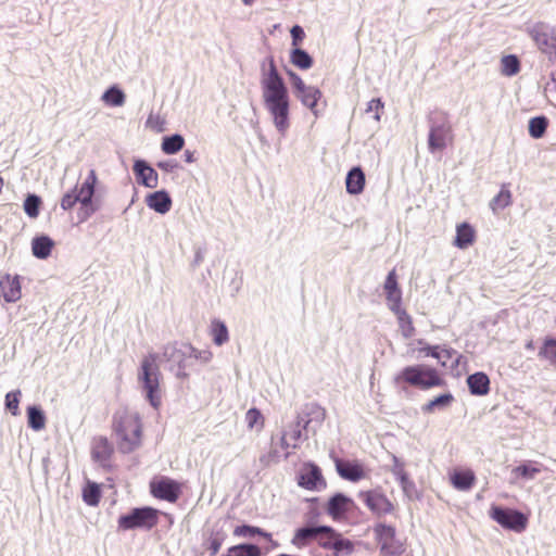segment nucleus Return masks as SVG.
<instances>
[{
  "instance_id": "1",
  "label": "nucleus",
  "mask_w": 556,
  "mask_h": 556,
  "mask_svg": "<svg viewBox=\"0 0 556 556\" xmlns=\"http://www.w3.org/2000/svg\"><path fill=\"white\" fill-rule=\"evenodd\" d=\"M260 68L264 106L271 116L277 131L285 136L290 128V97L287 85L278 72L273 55L266 56Z\"/></svg>"
},
{
  "instance_id": "2",
  "label": "nucleus",
  "mask_w": 556,
  "mask_h": 556,
  "mask_svg": "<svg viewBox=\"0 0 556 556\" xmlns=\"http://www.w3.org/2000/svg\"><path fill=\"white\" fill-rule=\"evenodd\" d=\"M112 427L122 453H131L141 445L142 425L138 413L127 408L116 410Z\"/></svg>"
},
{
  "instance_id": "3",
  "label": "nucleus",
  "mask_w": 556,
  "mask_h": 556,
  "mask_svg": "<svg viewBox=\"0 0 556 556\" xmlns=\"http://www.w3.org/2000/svg\"><path fill=\"white\" fill-rule=\"evenodd\" d=\"M159 355L149 353L141 361L138 369V383L150 405L157 409L161 405V388L160 381L162 374L157 365Z\"/></svg>"
},
{
  "instance_id": "4",
  "label": "nucleus",
  "mask_w": 556,
  "mask_h": 556,
  "mask_svg": "<svg viewBox=\"0 0 556 556\" xmlns=\"http://www.w3.org/2000/svg\"><path fill=\"white\" fill-rule=\"evenodd\" d=\"M192 345L190 343H169L164 346L162 357L169 363V370L178 379H187L189 374L187 369L192 366L191 355Z\"/></svg>"
},
{
  "instance_id": "5",
  "label": "nucleus",
  "mask_w": 556,
  "mask_h": 556,
  "mask_svg": "<svg viewBox=\"0 0 556 556\" xmlns=\"http://www.w3.org/2000/svg\"><path fill=\"white\" fill-rule=\"evenodd\" d=\"M395 382L401 380L410 386L418 387L422 390L443 384V380L439 377L437 370L426 365H413L404 367L395 377Z\"/></svg>"
},
{
  "instance_id": "6",
  "label": "nucleus",
  "mask_w": 556,
  "mask_h": 556,
  "mask_svg": "<svg viewBox=\"0 0 556 556\" xmlns=\"http://www.w3.org/2000/svg\"><path fill=\"white\" fill-rule=\"evenodd\" d=\"M160 511L150 506L135 507L128 514L121 515L118 529L127 531L134 529L151 530L159 522Z\"/></svg>"
},
{
  "instance_id": "7",
  "label": "nucleus",
  "mask_w": 556,
  "mask_h": 556,
  "mask_svg": "<svg viewBox=\"0 0 556 556\" xmlns=\"http://www.w3.org/2000/svg\"><path fill=\"white\" fill-rule=\"evenodd\" d=\"M491 518L501 527L517 533L522 532L528 525L527 516L516 509L492 506L490 510Z\"/></svg>"
},
{
  "instance_id": "8",
  "label": "nucleus",
  "mask_w": 556,
  "mask_h": 556,
  "mask_svg": "<svg viewBox=\"0 0 556 556\" xmlns=\"http://www.w3.org/2000/svg\"><path fill=\"white\" fill-rule=\"evenodd\" d=\"M380 553L384 556H401L405 548L403 543L396 538L395 528L384 523H378L374 528Z\"/></svg>"
},
{
  "instance_id": "9",
  "label": "nucleus",
  "mask_w": 556,
  "mask_h": 556,
  "mask_svg": "<svg viewBox=\"0 0 556 556\" xmlns=\"http://www.w3.org/2000/svg\"><path fill=\"white\" fill-rule=\"evenodd\" d=\"M529 36L538 49L552 56L556 55V29L549 24L539 22L529 28Z\"/></svg>"
},
{
  "instance_id": "10",
  "label": "nucleus",
  "mask_w": 556,
  "mask_h": 556,
  "mask_svg": "<svg viewBox=\"0 0 556 556\" xmlns=\"http://www.w3.org/2000/svg\"><path fill=\"white\" fill-rule=\"evenodd\" d=\"M150 491L151 494L156 498L164 500L169 503H175L181 494V486L180 483L176 480L162 477L159 480L152 481L150 483Z\"/></svg>"
},
{
  "instance_id": "11",
  "label": "nucleus",
  "mask_w": 556,
  "mask_h": 556,
  "mask_svg": "<svg viewBox=\"0 0 556 556\" xmlns=\"http://www.w3.org/2000/svg\"><path fill=\"white\" fill-rule=\"evenodd\" d=\"M320 534H334V529L330 526L306 525L295 530L291 543L302 548L316 541Z\"/></svg>"
},
{
  "instance_id": "12",
  "label": "nucleus",
  "mask_w": 556,
  "mask_h": 556,
  "mask_svg": "<svg viewBox=\"0 0 556 556\" xmlns=\"http://www.w3.org/2000/svg\"><path fill=\"white\" fill-rule=\"evenodd\" d=\"M298 484L309 491H318L326 488V481L320 468L314 463H307L298 476Z\"/></svg>"
},
{
  "instance_id": "13",
  "label": "nucleus",
  "mask_w": 556,
  "mask_h": 556,
  "mask_svg": "<svg viewBox=\"0 0 556 556\" xmlns=\"http://www.w3.org/2000/svg\"><path fill=\"white\" fill-rule=\"evenodd\" d=\"M451 125L447 122L430 124L428 135V148L431 153L443 151L451 136Z\"/></svg>"
},
{
  "instance_id": "14",
  "label": "nucleus",
  "mask_w": 556,
  "mask_h": 556,
  "mask_svg": "<svg viewBox=\"0 0 556 556\" xmlns=\"http://www.w3.org/2000/svg\"><path fill=\"white\" fill-rule=\"evenodd\" d=\"M325 415V409L319 405L315 403L306 404L301 413L298 414L294 426L307 433L312 429V424L321 425Z\"/></svg>"
},
{
  "instance_id": "15",
  "label": "nucleus",
  "mask_w": 556,
  "mask_h": 556,
  "mask_svg": "<svg viewBox=\"0 0 556 556\" xmlns=\"http://www.w3.org/2000/svg\"><path fill=\"white\" fill-rule=\"evenodd\" d=\"M358 497L376 515H386L392 511L391 502L377 491H365L358 494Z\"/></svg>"
},
{
  "instance_id": "16",
  "label": "nucleus",
  "mask_w": 556,
  "mask_h": 556,
  "mask_svg": "<svg viewBox=\"0 0 556 556\" xmlns=\"http://www.w3.org/2000/svg\"><path fill=\"white\" fill-rule=\"evenodd\" d=\"M137 181L147 188H156L159 184V175L156 170L150 166L144 160H136L132 166Z\"/></svg>"
},
{
  "instance_id": "17",
  "label": "nucleus",
  "mask_w": 556,
  "mask_h": 556,
  "mask_svg": "<svg viewBox=\"0 0 556 556\" xmlns=\"http://www.w3.org/2000/svg\"><path fill=\"white\" fill-rule=\"evenodd\" d=\"M384 291L388 301L389 308L395 311L401 308L402 304V291L399 288L395 270H391L384 281Z\"/></svg>"
},
{
  "instance_id": "18",
  "label": "nucleus",
  "mask_w": 556,
  "mask_h": 556,
  "mask_svg": "<svg viewBox=\"0 0 556 556\" xmlns=\"http://www.w3.org/2000/svg\"><path fill=\"white\" fill-rule=\"evenodd\" d=\"M0 292L8 303L16 302L21 299V282L18 276L5 275L0 278Z\"/></svg>"
},
{
  "instance_id": "19",
  "label": "nucleus",
  "mask_w": 556,
  "mask_h": 556,
  "mask_svg": "<svg viewBox=\"0 0 556 556\" xmlns=\"http://www.w3.org/2000/svg\"><path fill=\"white\" fill-rule=\"evenodd\" d=\"M351 505H353L352 498L343 493H336L328 500L326 510L329 516L337 520L345 515Z\"/></svg>"
},
{
  "instance_id": "20",
  "label": "nucleus",
  "mask_w": 556,
  "mask_h": 556,
  "mask_svg": "<svg viewBox=\"0 0 556 556\" xmlns=\"http://www.w3.org/2000/svg\"><path fill=\"white\" fill-rule=\"evenodd\" d=\"M146 203L149 208L159 214H166L172 208V198L165 190H157L150 193L146 198Z\"/></svg>"
},
{
  "instance_id": "21",
  "label": "nucleus",
  "mask_w": 556,
  "mask_h": 556,
  "mask_svg": "<svg viewBox=\"0 0 556 556\" xmlns=\"http://www.w3.org/2000/svg\"><path fill=\"white\" fill-rule=\"evenodd\" d=\"M336 469L339 476L345 480L357 482L364 478V470L357 463L336 460Z\"/></svg>"
},
{
  "instance_id": "22",
  "label": "nucleus",
  "mask_w": 556,
  "mask_h": 556,
  "mask_svg": "<svg viewBox=\"0 0 556 556\" xmlns=\"http://www.w3.org/2000/svg\"><path fill=\"white\" fill-rule=\"evenodd\" d=\"M467 384L472 395H486L490 391V379L486 374L477 371L467 377Z\"/></svg>"
},
{
  "instance_id": "23",
  "label": "nucleus",
  "mask_w": 556,
  "mask_h": 556,
  "mask_svg": "<svg viewBox=\"0 0 556 556\" xmlns=\"http://www.w3.org/2000/svg\"><path fill=\"white\" fill-rule=\"evenodd\" d=\"M346 192L350 194H359L365 187V174L359 166H355L348 172L345 178Z\"/></svg>"
},
{
  "instance_id": "24",
  "label": "nucleus",
  "mask_w": 556,
  "mask_h": 556,
  "mask_svg": "<svg viewBox=\"0 0 556 556\" xmlns=\"http://www.w3.org/2000/svg\"><path fill=\"white\" fill-rule=\"evenodd\" d=\"M295 97L299 98L302 104L309 109L315 116L318 115L317 103L321 98V91L318 88L314 86H307L306 88H304V90L300 91Z\"/></svg>"
},
{
  "instance_id": "25",
  "label": "nucleus",
  "mask_w": 556,
  "mask_h": 556,
  "mask_svg": "<svg viewBox=\"0 0 556 556\" xmlns=\"http://www.w3.org/2000/svg\"><path fill=\"white\" fill-rule=\"evenodd\" d=\"M53 245L54 242L50 237L46 235L37 236L31 241V251L37 258L46 260L50 256Z\"/></svg>"
},
{
  "instance_id": "26",
  "label": "nucleus",
  "mask_w": 556,
  "mask_h": 556,
  "mask_svg": "<svg viewBox=\"0 0 556 556\" xmlns=\"http://www.w3.org/2000/svg\"><path fill=\"white\" fill-rule=\"evenodd\" d=\"M113 453V447L105 437L94 440L92 446V458L101 464H105Z\"/></svg>"
},
{
  "instance_id": "27",
  "label": "nucleus",
  "mask_w": 556,
  "mask_h": 556,
  "mask_svg": "<svg viewBox=\"0 0 556 556\" xmlns=\"http://www.w3.org/2000/svg\"><path fill=\"white\" fill-rule=\"evenodd\" d=\"M47 417L39 405L27 407V425L34 431H40L46 427Z\"/></svg>"
},
{
  "instance_id": "28",
  "label": "nucleus",
  "mask_w": 556,
  "mask_h": 556,
  "mask_svg": "<svg viewBox=\"0 0 556 556\" xmlns=\"http://www.w3.org/2000/svg\"><path fill=\"white\" fill-rule=\"evenodd\" d=\"M475 239V230L468 223H462L456 228L454 244L459 249L468 248Z\"/></svg>"
},
{
  "instance_id": "29",
  "label": "nucleus",
  "mask_w": 556,
  "mask_h": 556,
  "mask_svg": "<svg viewBox=\"0 0 556 556\" xmlns=\"http://www.w3.org/2000/svg\"><path fill=\"white\" fill-rule=\"evenodd\" d=\"M475 480L476 477L471 470L455 471L451 477L453 486L459 491H468L473 485Z\"/></svg>"
},
{
  "instance_id": "30",
  "label": "nucleus",
  "mask_w": 556,
  "mask_h": 556,
  "mask_svg": "<svg viewBox=\"0 0 556 556\" xmlns=\"http://www.w3.org/2000/svg\"><path fill=\"white\" fill-rule=\"evenodd\" d=\"M291 63L300 70H308L313 66V58L307 51L299 47L290 51Z\"/></svg>"
},
{
  "instance_id": "31",
  "label": "nucleus",
  "mask_w": 556,
  "mask_h": 556,
  "mask_svg": "<svg viewBox=\"0 0 556 556\" xmlns=\"http://www.w3.org/2000/svg\"><path fill=\"white\" fill-rule=\"evenodd\" d=\"M222 556H262L261 548L252 543H241L230 546Z\"/></svg>"
},
{
  "instance_id": "32",
  "label": "nucleus",
  "mask_w": 556,
  "mask_h": 556,
  "mask_svg": "<svg viewBox=\"0 0 556 556\" xmlns=\"http://www.w3.org/2000/svg\"><path fill=\"white\" fill-rule=\"evenodd\" d=\"M211 333L214 344L224 345L229 340V332L226 324L220 319H214L211 325Z\"/></svg>"
},
{
  "instance_id": "33",
  "label": "nucleus",
  "mask_w": 556,
  "mask_h": 556,
  "mask_svg": "<svg viewBox=\"0 0 556 556\" xmlns=\"http://www.w3.org/2000/svg\"><path fill=\"white\" fill-rule=\"evenodd\" d=\"M94 194V188L89 185L81 184L80 188H76V195L79 199V203L86 210V217L90 216L96 208L91 207L92 197Z\"/></svg>"
},
{
  "instance_id": "34",
  "label": "nucleus",
  "mask_w": 556,
  "mask_h": 556,
  "mask_svg": "<svg viewBox=\"0 0 556 556\" xmlns=\"http://www.w3.org/2000/svg\"><path fill=\"white\" fill-rule=\"evenodd\" d=\"M396 316L400 325V330L405 339H409L415 334V327L412 317L403 308L392 311Z\"/></svg>"
},
{
  "instance_id": "35",
  "label": "nucleus",
  "mask_w": 556,
  "mask_h": 556,
  "mask_svg": "<svg viewBox=\"0 0 556 556\" xmlns=\"http://www.w3.org/2000/svg\"><path fill=\"white\" fill-rule=\"evenodd\" d=\"M185 146V139L179 134H174L170 136H165L162 140V151L165 154H175L179 152Z\"/></svg>"
},
{
  "instance_id": "36",
  "label": "nucleus",
  "mask_w": 556,
  "mask_h": 556,
  "mask_svg": "<svg viewBox=\"0 0 556 556\" xmlns=\"http://www.w3.org/2000/svg\"><path fill=\"white\" fill-rule=\"evenodd\" d=\"M511 203V192L507 185H503L501 191L491 200L490 208L493 213L506 208Z\"/></svg>"
},
{
  "instance_id": "37",
  "label": "nucleus",
  "mask_w": 556,
  "mask_h": 556,
  "mask_svg": "<svg viewBox=\"0 0 556 556\" xmlns=\"http://www.w3.org/2000/svg\"><path fill=\"white\" fill-rule=\"evenodd\" d=\"M102 100L111 106H122L125 103L126 96L117 86H111L102 94Z\"/></svg>"
},
{
  "instance_id": "38",
  "label": "nucleus",
  "mask_w": 556,
  "mask_h": 556,
  "mask_svg": "<svg viewBox=\"0 0 556 556\" xmlns=\"http://www.w3.org/2000/svg\"><path fill=\"white\" fill-rule=\"evenodd\" d=\"M548 118L544 115L532 117L529 121V134L534 139H540L546 132Z\"/></svg>"
},
{
  "instance_id": "39",
  "label": "nucleus",
  "mask_w": 556,
  "mask_h": 556,
  "mask_svg": "<svg viewBox=\"0 0 556 556\" xmlns=\"http://www.w3.org/2000/svg\"><path fill=\"white\" fill-rule=\"evenodd\" d=\"M233 535L238 538H253L254 535H261L267 540L271 539V534L269 532L251 525L237 526L233 530Z\"/></svg>"
},
{
  "instance_id": "40",
  "label": "nucleus",
  "mask_w": 556,
  "mask_h": 556,
  "mask_svg": "<svg viewBox=\"0 0 556 556\" xmlns=\"http://www.w3.org/2000/svg\"><path fill=\"white\" fill-rule=\"evenodd\" d=\"M453 395L447 392L429 401L421 409L424 413H432L434 409H444L453 402Z\"/></svg>"
},
{
  "instance_id": "41",
  "label": "nucleus",
  "mask_w": 556,
  "mask_h": 556,
  "mask_svg": "<svg viewBox=\"0 0 556 556\" xmlns=\"http://www.w3.org/2000/svg\"><path fill=\"white\" fill-rule=\"evenodd\" d=\"M101 498V490L94 482H88L83 490V501L89 506H97Z\"/></svg>"
},
{
  "instance_id": "42",
  "label": "nucleus",
  "mask_w": 556,
  "mask_h": 556,
  "mask_svg": "<svg viewBox=\"0 0 556 556\" xmlns=\"http://www.w3.org/2000/svg\"><path fill=\"white\" fill-rule=\"evenodd\" d=\"M334 552V556L349 555L353 552L354 546L353 543L343 539L340 533L337 532L336 539L331 542V548Z\"/></svg>"
},
{
  "instance_id": "43",
  "label": "nucleus",
  "mask_w": 556,
  "mask_h": 556,
  "mask_svg": "<svg viewBox=\"0 0 556 556\" xmlns=\"http://www.w3.org/2000/svg\"><path fill=\"white\" fill-rule=\"evenodd\" d=\"M226 538L227 534L223 530L213 531L211 533V535L206 540V547L210 551L211 556H215L219 552Z\"/></svg>"
},
{
  "instance_id": "44",
  "label": "nucleus",
  "mask_w": 556,
  "mask_h": 556,
  "mask_svg": "<svg viewBox=\"0 0 556 556\" xmlns=\"http://www.w3.org/2000/svg\"><path fill=\"white\" fill-rule=\"evenodd\" d=\"M502 74L506 76H514L520 71L519 59L515 54H508L502 58Z\"/></svg>"
},
{
  "instance_id": "45",
  "label": "nucleus",
  "mask_w": 556,
  "mask_h": 556,
  "mask_svg": "<svg viewBox=\"0 0 556 556\" xmlns=\"http://www.w3.org/2000/svg\"><path fill=\"white\" fill-rule=\"evenodd\" d=\"M40 206H41V199L39 195H37L35 193H29L26 197L24 204H23L25 213L30 218H36L39 215Z\"/></svg>"
},
{
  "instance_id": "46",
  "label": "nucleus",
  "mask_w": 556,
  "mask_h": 556,
  "mask_svg": "<svg viewBox=\"0 0 556 556\" xmlns=\"http://www.w3.org/2000/svg\"><path fill=\"white\" fill-rule=\"evenodd\" d=\"M514 472L527 480H532L538 473L541 472V468L534 466L531 462L523 463L514 469Z\"/></svg>"
},
{
  "instance_id": "47",
  "label": "nucleus",
  "mask_w": 556,
  "mask_h": 556,
  "mask_svg": "<svg viewBox=\"0 0 556 556\" xmlns=\"http://www.w3.org/2000/svg\"><path fill=\"white\" fill-rule=\"evenodd\" d=\"M20 396H21L20 390H14V391L8 392L5 395V408L8 410H10L13 416H17L20 414V412H18Z\"/></svg>"
},
{
  "instance_id": "48",
  "label": "nucleus",
  "mask_w": 556,
  "mask_h": 556,
  "mask_svg": "<svg viewBox=\"0 0 556 556\" xmlns=\"http://www.w3.org/2000/svg\"><path fill=\"white\" fill-rule=\"evenodd\" d=\"M540 355L546 359L556 362V340L546 339L544 345L540 350Z\"/></svg>"
},
{
  "instance_id": "49",
  "label": "nucleus",
  "mask_w": 556,
  "mask_h": 556,
  "mask_svg": "<svg viewBox=\"0 0 556 556\" xmlns=\"http://www.w3.org/2000/svg\"><path fill=\"white\" fill-rule=\"evenodd\" d=\"M191 362L197 361L200 364H208L213 358V353L208 349L198 350L192 346V353L190 355Z\"/></svg>"
},
{
  "instance_id": "50",
  "label": "nucleus",
  "mask_w": 556,
  "mask_h": 556,
  "mask_svg": "<svg viewBox=\"0 0 556 556\" xmlns=\"http://www.w3.org/2000/svg\"><path fill=\"white\" fill-rule=\"evenodd\" d=\"M245 422L250 429H253L258 424H261V426H262L263 425V416H262L261 412L255 407L250 408L245 414Z\"/></svg>"
},
{
  "instance_id": "51",
  "label": "nucleus",
  "mask_w": 556,
  "mask_h": 556,
  "mask_svg": "<svg viewBox=\"0 0 556 556\" xmlns=\"http://www.w3.org/2000/svg\"><path fill=\"white\" fill-rule=\"evenodd\" d=\"M79 202V199L77 198L76 195V188H74L73 190L66 192L63 197H62V200H61V207L64 210V211H68L71 208L74 207V205L76 203Z\"/></svg>"
},
{
  "instance_id": "52",
  "label": "nucleus",
  "mask_w": 556,
  "mask_h": 556,
  "mask_svg": "<svg viewBox=\"0 0 556 556\" xmlns=\"http://www.w3.org/2000/svg\"><path fill=\"white\" fill-rule=\"evenodd\" d=\"M383 102L381 101L380 98H376V99H371L368 104H367V109H366V112L369 113V112H374V119L376 122H379L380 121V112L383 110Z\"/></svg>"
},
{
  "instance_id": "53",
  "label": "nucleus",
  "mask_w": 556,
  "mask_h": 556,
  "mask_svg": "<svg viewBox=\"0 0 556 556\" xmlns=\"http://www.w3.org/2000/svg\"><path fill=\"white\" fill-rule=\"evenodd\" d=\"M290 35L292 39V46H294V48H296L305 37L304 29L300 25H293L290 29Z\"/></svg>"
},
{
  "instance_id": "54",
  "label": "nucleus",
  "mask_w": 556,
  "mask_h": 556,
  "mask_svg": "<svg viewBox=\"0 0 556 556\" xmlns=\"http://www.w3.org/2000/svg\"><path fill=\"white\" fill-rule=\"evenodd\" d=\"M456 354V351L453 350V349H440L439 352H438V357L437 359L439 361V363L442 365V366H447V362L450 359H452V357Z\"/></svg>"
},
{
  "instance_id": "55",
  "label": "nucleus",
  "mask_w": 556,
  "mask_h": 556,
  "mask_svg": "<svg viewBox=\"0 0 556 556\" xmlns=\"http://www.w3.org/2000/svg\"><path fill=\"white\" fill-rule=\"evenodd\" d=\"M336 535H337V531L334 530V534H320L316 541L323 548L330 549L331 542H333V539H336Z\"/></svg>"
},
{
  "instance_id": "56",
  "label": "nucleus",
  "mask_w": 556,
  "mask_h": 556,
  "mask_svg": "<svg viewBox=\"0 0 556 556\" xmlns=\"http://www.w3.org/2000/svg\"><path fill=\"white\" fill-rule=\"evenodd\" d=\"M395 478L399 480L404 492H408V490L414 486V482L409 479L406 471Z\"/></svg>"
},
{
  "instance_id": "57",
  "label": "nucleus",
  "mask_w": 556,
  "mask_h": 556,
  "mask_svg": "<svg viewBox=\"0 0 556 556\" xmlns=\"http://www.w3.org/2000/svg\"><path fill=\"white\" fill-rule=\"evenodd\" d=\"M395 478L399 480L404 492H408V490L414 486V482L409 479L406 471Z\"/></svg>"
},
{
  "instance_id": "58",
  "label": "nucleus",
  "mask_w": 556,
  "mask_h": 556,
  "mask_svg": "<svg viewBox=\"0 0 556 556\" xmlns=\"http://www.w3.org/2000/svg\"><path fill=\"white\" fill-rule=\"evenodd\" d=\"M392 460H393V466H392L391 471L395 477L405 472L404 463L399 457L393 455Z\"/></svg>"
},
{
  "instance_id": "59",
  "label": "nucleus",
  "mask_w": 556,
  "mask_h": 556,
  "mask_svg": "<svg viewBox=\"0 0 556 556\" xmlns=\"http://www.w3.org/2000/svg\"><path fill=\"white\" fill-rule=\"evenodd\" d=\"M320 516V511L317 507H311L308 511L304 515V518L307 525H314L313 522L318 519Z\"/></svg>"
},
{
  "instance_id": "60",
  "label": "nucleus",
  "mask_w": 556,
  "mask_h": 556,
  "mask_svg": "<svg viewBox=\"0 0 556 556\" xmlns=\"http://www.w3.org/2000/svg\"><path fill=\"white\" fill-rule=\"evenodd\" d=\"M292 88L294 90V94L296 96L300 91L304 90L307 87L301 77H298L295 80L291 83Z\"/></svg>"
},
{
  "instance_id": "61",
  "label": "nucleus",
  "mask_w": 556,
  "mask_h": 556,
  "mask_svg": "<svg viewBox=\"0 0 556 556\" xmlns=\"http://www.w3.org/2000/svg\"><path fill=\"white\" fill-rule=\"evenodd\" d=\"M97 174L94 169H90L88 173V176L86 177L84 185H89L90 187L94 188L97 184Z\"/></svg>"
},
{
  "instance_id": "62",
  "label": "nucleus",
  "mask_w": 556,
  "mask_h": 556,
  "mask_svg": "<svg viewBox=\"0 0 556 556\" xmlns=\"http://www.w3.org/2000/svg\"><path fill=\"white\" fill-rule=\"evenodd\" d=\"M303 432H304V430H302V429H300L299 427H295V426H294V428H293V429H292V431H291L290 437H291V439H292L293 441H295V442H296V441H299V440H301V439H307V434H305V435H304V433H303Z\"/></svg>"
},
{
  "instance_id": "63",
  "label": "nucleus",
  "mask_w": 556,
  "mask_h": 556,
  "mask_svg": "<svg viewBox=\"0 0 556 556\" xmlns=\"http://www.w3.org/2000/svg\"><path fill=\"white\" fill-rule=\"evenodd\" d=\"M440 350V346L439 345H427L426 348H422L420 351L421 352H425L427 355L431 356V357H434L437 358L439 355H438V352Z\"/></svg>"
},
{
  "instance_id": "64",
  "label": "nucleus",
  "mask_w": 556,
  "mask_h": 556,
  "mask_svg": "<svg viewBox=\"0 0 556 556\" xmlns=\"http://www.w3.org/2000/svg\"><path fill=\"white\" fill-rule=\"evenodd\" d=\"M184 160H185V162H187V163H193V162H195L194 151H191V150H185V152H184Z\"/></svg>"
}]
</instances>
